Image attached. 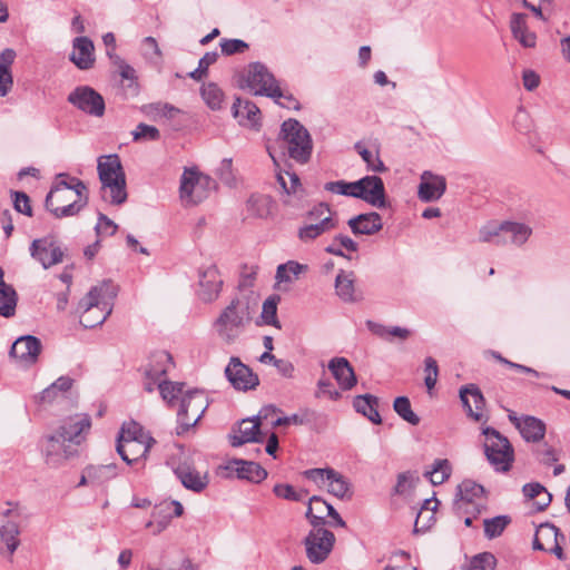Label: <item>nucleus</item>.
Wrapping results in <instances>:
<instances>
[{
    "mask_svg": "<svg viewBox=\"0 0 570 570\" xmlns=\"http://www.w3.org/2000/svg\"><path fill=\"white\" fill-rule=\"evenodd\" d=\"M91 428L88 414L78 413L62 421L57 430L39 441L43 462L51 469L62 466L78 454V446L86 440Z\"/></svg>",
    "mask_w": 570,
    "mask_h": 570,
    "instance_id": "f257e3e1",
    "label": "nucleus"
},
{
    "mask_svg": "<svg viewBox=\"0 0 570 570\" xmlns=\"http://www.w3.org/2000/svg\"><path fill=\"white\" fill-rule=\"evenodd\" d=\"M258 308V296L252 291L239 289L222 307L213 321V331L218 340L235 344L250 326Z\"/></svg>",
    "mask_w": 570,
    "mask_h": 570,
    "instance_id": "f03ea898",
    "label": "nucleus"
},
{
    "mask_svg": "<svg viewBox=\"0 0 570 570\" xmlns=\"http://www.w3.org/2000/svg\"><path fill=\"white\" fill-rule=\"evenodd\" d=\"M97 170L101 183V197L111 205H122L128 197L126 175L117 154L98 158Z\"/></svg>",
    "mask_w": 570,
    "mask_h": 570,
    "instance_id": "7ed1b4c3",
    "label": "nucleus"
},
{
    "mask_svg": "<svg viewBox=\"0 0 570 570\" xmlns=\"http://www.w3.org/2000/svg\"><path fill=\"white\" fill-rule=\"evenodd\" d=\"M115 295L109 282L92 287L79 302L80 324L86 328L101 325L111 313Z\"/></svg>",
    "mask_w": 570,
    "mask_h": 570,
    "instance_id": "20e7f679",
    "label": "nucleus"
},
{
    "mask_svg": "<svg viewBox=\"0 0 570 570\" xmlns=\"http://www.w3.org/2000/svg\"><path fill=\"white\" fill-rule=\"evenodd\" d=\"M155 442V439L142 426L131 421L122 424L117 439L116 450L122 461L131 464L139 459H146Z\"/></svg>",
    "mask_w": 570,
    "mask_h": 570,
    "instance_id": "39448f33",
    "label": "nucleus"
},
{
    "mask_svg": "<svg viewBox=\"0 0 570 570\" xmlns=\"http://www.w3.org/2000/svg\"><path fill=\"white\" fill-rule=\"evenodd\" d=\"M246 86L254 95L271 97L283 107L298 109V101L283 94L274 75L262 62L249 63Z\"/></svg>",
    "mask_w": 570,
    "mask_h": 570,
    "instance_id": "423d86ee",
    "label": "nucleus"
},
{
    "mask_svg": "<svg viewBox=\"0 0 570 570\" xmlns=\"http://www.w3.org/2000/svg\"><path fill=\"white\" fill-rule=\"evenodd\" d=\"M281 138L287 149L288 156L297 163L309 160L313 142L308 130L296 119H287L282 124Z\"/></svg>",
    "mask_w": 570,
    "mask_h": 570,
    "instance_id": "0eeeda50",
    "label": "nucleus"
},
{
    "mask_svg": "<svg viewBox=\"0 0 570 570\" xmlns=\"http://www.w3.org/2000/svg\"><path fill=\"white\" fill-rule=\"evenodd\" d=\"M484 454L497 472H508L514 461V450L510 441L493 428L482 429Z\"/></svg>",
    "mask_w": 570,
    "mask_h": 570,
    "instance_id": "6e6552de",
    "label": "nucleus"
},
{
    "mask_svg": "<svg viewBox=\"0 0 570 570\" xmlns=\"http://www.w3.org/2000/svg\"><path fill=\"white\" fill-rule=\"evenodd\" d=\"M303 476L340 500H351L353 497L350 480L332 468L308 469L303 472Z\"/></svg>",
    "mask_w": 570,
    "mask_h": 570,
    "instance_id": "1a4fd4ad",
    "label": "nucleus"
},
{
    "mask_svg": "<svg viewBox=\"0 0 570 570\" xmlns=\"http://www.w3.org/2000/svg\"><path fill=\"white\" fill-rule=\"evenodd\" d=\"M215 181L197 168H185L180 177L179 197L185 206H194L208 197Z\"/></svg>",
    "mask_w": 570,
    "mask_h": 570,
    "instance_id": "9d476101",
    "label": "nucleus"
},
{
    "mask_svg": "<svg viewBox=\"0 0 570 570\" xmlns=\"http://www.w3.org/2000/svg\"><path fill=\"white\" fill-rule=\"evenodd\" d=\"M208 397L202 390H188L181 396L179 410L177 413L178 428L177 433L181 434L196 425L206 409L208 407Z\"/></svg>",
    "mask_w": 570,
    "mask_h": 570,
    "instance_id": "9b49d317",
    "label": "nucleus"
},
{
    "mask_svg": "<svg viewBox=\"0 0 570 570\" xmlns=\"http://www.w3.org/2000/svg\"><path fill=\"white\" fill-rule=\"evenodd\" d=\"M88 203V195L76 196V193L65 189H50L46 197V208L56 218L77 215Z\"/></svg>",
    "mask_w": 570,
    "mask_h": 570,
    "instance_id": "f8f14e48",
    "label": "nucleus"
},
{
    "mask_svg": "<svg viewBox=\"0 0 570 570\" xmlns=\"http://www.w3.org/2000/svg\"><path fill=\"white\" fill-rule=\"evenodd\" d=\"M335 540L334 533L324 527L313 528L303 541L307 559L314 564L323 563L331 554Z\"/></svg>",
    "mask_w": 570,
    "mask_h": 570,
    "instance_id": "ddd939ff",
    "label": "nucleus"
},
{
    "mask_svg": "<svg viewBox=\"0 0 570 570\" xmlns=\"http://www.w3.org/2000/svg\"><path fill=\"white\" fill-rule=\"evenodd\" d=\"M485 507L484 489L471 480H464L458 485L454 508L459 514L473 513L479 515Z\"/></svg>",
    "mask_w": 570,
    "mask_h": 570,
    "instance_id": "4468645a",
    "label": "nucleus"
},
{
    "mask_svg": "<svg viewBox=\"0 0 570 570\" xmlns=\"http://www.w3.org/2000/svg\"><path fill=\"white\" fill-rule=\"evenodd\" d=\"M29 252L30 256L45 269L62 263L65 257V249L52 236L33 239Z\"/></svg>",
    "mask_w": 570,
    "mask_h": 570,
    "instance_id": "2eb2a0df",
    "label": "nucleus"
},
{
    "mask_svg": "<svg viewBox=\"0 0 570 570\" xmlns=\"http://www.w3.org/2000/svg\"><path fill=\"white\" fill-rule=\"evenodd\" d=\"M67 100L87 115L102 117L105 114V100L102 96L91 87L79 86L75 88L69 94Z\"/></svg>",
    "mask_w": 570,
    "mask_h": 570,
    "instance_id": "dca6fc26",
    "label": "nucleus"
},
{
    "mask_svg": "<svg viewBox=\"0 0 570 570\" xmlns=\"http://www.w3.org/2000/svg\"><path fill=\"white\" fill-rule=\"evenodd\" d=\"M220 469L226 478L236 475L238 479L254 483H259L267 478V471L254 461L234 459L227 461Z\"/></svg>",
    "mask_w": 570,
    "mask_h": 570,
    "instance_id": "f3484780",
    "label": "nucleus"
},
{
    "mask_svg": "<svg viewBox=\"0 0 570 570\" xmlns=\"http://www.w3.org/2000/svg\"><path fill=\"white\" fill-rule=\"evenodd\" d=\"M225 375L232 386L238 391L254 390L259 384V379L250 367L238 357H232L225 368Z\"/></svg>",
    "mask_w": 570,
    "mask_h": 570,
    "instance_id": "a211bd4d",
    "label": "nucleus"
},
{
    "mask_svg": "<svg viewBox=\"0 0 570 570\" xmlns=\"http://www.w3.org/2000/svg\"><path fill=\"white\" fill-rule=\"evenodd\" d=\"M357 185L360 189H356V198L376 208H384L386 206L385 187L381 177L375 175L365 176L357 180Z\"/></svg>",
    "mask_w": 570,
    "mask_h": 570,
    "instance_id": "6ab92c4d",
    "label": "nucleus"
},
{
    "mask_svg": "<svg viewBox=\"0 0 570 570\" xmlns=\"http://www.w3.org/2000/svg\"><path fill=\"white\" fill-rule=\"evenodd\" d=\"M264 440L261 422L255 416L243 419L233 428L229 434L232 446L237 448L245 443H261Z\"/></svg>",
    "mask_w": 570,
    "mask_h": 570,
    "instance_id": "aec40b11",
    "label": "nucleus"
},
{
    "mask_svg": "<svg viewBox=\"0 0 570 570\" xmlns=\"http://www.w3.org/2000/svg\"><path fill=\"white\" fill-rule=\"evenodd\" d=\"M276 179L284 195L283 204L292 207L298 206L305 197L299 177L293 171L279 170L276 174Z\"/></svg>",
    "mask_w": 570,
    "mask_h": 570,
    "instance_id": "412c9836",
    "label": "nucleus"
},
{
    "mask_svg": "<svg viewBox=\"0 0 570 570\" xmlns=\"http://www.w3.org/2000/svg\"><path fill=\"white\" fill-rule=\"evenodd\" d=\"M40 350V341L36 336L26 335L14 341L10 350V356L22 365H30L37 361Z\"/></svg>",
    "mask_w": 570,
    "mask_h": 570,
    "instance_id": "4be33fe9",
    "label": "nucleus"
},
{
    "mask_svg": "<svg viewBox=\"0 0 570 570\" xmlns=\"http://www.w3.org/2000/svg\"><path fill=\"white\" fill-rule=\"evenodd\" d=\"M223 279L216 266L206 267L199 273V297L203 302L212 303L219 296Z\"/></svg>",
    "mask_w": 570,
    "mask_h": 570,
    "instance_id": "5701e85b",
    "label": "nucleus"
},
{
    "mask_svg": "<svg viewBox=\"0 0 570 570\" xmlns=\"http://www.w3.org/2000/svg\"><path fill=\"white\" fill-rule=\"evenodd\" d=\"M533 234L531 224L522 220H503L504 246L523 247Z\"/></svg>",
    "mask_w": 570,
    "mask_h": 570,
    "instance_id": "b1692460",
    "label": "nucleus"
},
{
    "mask_svg": "<svg viewBox=\"0 0 570 570\" xmlns=\"http://www.w3.org/2000/svg\"><path fill=\"white\" fill-rule=\"evenodd\" d=\"M446 189V181L443 176L424 171L417 189V196L422 202L430 203L440 199Z\"/></svg>",
    "mask_w": 570,
    "mask_h": 570,
    "instance_id": "393cba45",
    "label": "nucleus"
},
{
    "mask_svg": "<svg viewBox=\"0 0 570 570\" xmlns=\"http://www.w3.org/2000/svg\"><path fill=\"white\" fill-rule=\"evenodd\" d=\"M460 399L466 414L474 421L483 420L485 401L481 390L474 384H468L460 389Z\"/></svg>",
    "mask_w": 570,
    "mask_h": 570,
    "instance_id": "a878e982",
    "label": "nucleus"
},
{
    "mask_svg": "<svg viewBox=\"0 0 570 570\" xmlns=\"http://www.w3.org/2000/svg\"><path fill=\"white\" fill-rule=\"evenodd\" d=\"M232 111L234 118L240 126L259 129L261 111L254 102L236 98L233 104Z\"/></svg>",
    "mask_w": 570,
    "mask_h": 570,
    "instance_id": "bb28decb",
    "label": "nucleus"
},
{
    "mask_svg": "<svg viewBox=\"0 0 570 570\" xmlns=\"http://www.w3.org/2000/svg\"><path fill=\"white\" fill-rule=\"evenodd\" d=\"M327 367L343 391H350L356 385L357 379L347 358L333 357Z\"/></svg>",
    "mask_w": 570,
    "mask_h": 570,
    "instance_id": "cd10ccee",
    "label": "nucleus"
},
{
    "mask_svg": "<svg viewBox=\"0 0 570 570\" xmlns=\"http://www.w3.org/2000/svg\"><path fill=\"white\" fill-rule=\"evenodd\" d=\"M95 46L88 37H77L72 41L70 60L81 70L90 69L95 62Z\"/></svg>",
    "mask_w": 570,
    "mask_h": 570,
    "instance_id": "c85d7f7f",
    "label": "nucleus"
},
{
    "mask_svg": "<svg viewBox=\"0 0 570 570\" xmlns=\"http://www.w3.org/2000/svg\"><path fill=\"white\" fill-rule=\"evenodd\" d=\"M354 235H374L383 228L382 217L376 212L358 214L347 220Z\"/></svg>",
    "mask_w": 570,
    "mask_h": 570,
    "instance_id": "c756f323",
    "label": "nucleus"
},
{
    "mask_svg": "<svg viewBox=\"0 0 570 570\" xmlns=\"http://www.w3.org/2000/svg\"><path fill=\"white\" fill-rule=\"evenodd\" d=\"M510 29L515 40L524 48H533L537 43V36L530 31L524 13L514 12L510 19Z\"/></svg>",
    "mask_w": 570,
    "mask_h": 570,
    "instance_id": "7c9ffc66",
    "label": "nucleus"
},
{
    "mask_svg": "<svg viewBox=\"0 0 570 570\" xmlns=\"http://www.w3.org/2000/svg\"><path fill=\"white\" fill-rule=\"evenodd\" d=\"M173 365L171 355L168 352L159 351L151 355L150 362L146 367V382H158L167 374Z\"/></svg>",
    "mask_w": 570,
    "mask_h": 570,
    "instance_id": "2f4dec72",
    "label": "nucleus"
},
{
    "mask_svg": "<svg viewBox=\"0 0 570 570\" xmlns=\"http://www.w3.org/2000/svg\"><path fill=\"white\" fill-rule=\"evenodd\" d=\"M175 474L186 489L195 492L203 491L208 484L207 474H202L187 464L178 465L175 469Z\"/></svg>",
    "mask_w": 570,
    "mask_h": 570,
    "instance_id": "473e14b6",
    "label": "nucleus"
},
{
    "mask_svg": "<svg viewBox=\"0 0 570 570\" xmlns=\"http://www.w3.org/2000/svg\"><path fill=\"white\" fill-rule=\"evenodd\" d=\"M156 386L158 387L163 400L168 404H173L176 400H181V396L186 392L184 383H175L164 379L158 382H145V390L148 392H153Z\"/></svg>",
    "mask_w": 570,
    "mask_h": 570,
    "instance_id": "72a5a7b5",
    "label": "nucleus"
},
{
    "mask_svg": "<svg viewBox=\"0 0 570 570\" xmlns=\"http://www.w3.org/2000/svg\"><path fill=\"white\" fill-rule=\"evenodd\" d=\"M3 275L0 267V316L9 318L16 314L18 294L12 285L3 281Z\"/></svg>",
    "mask_w": 570,
    "mask_h": 570,
    "instance_id": "f704fd0d",
    "label": "nucleus"
},
{
    "mask_svg": "<svg viewBox=\"0 0 570 570\" xmlns=\"http://www.w3.org/2000/svg\"><path fill=\"white\" fill-rule=\"evenodd\" d=\"M558 539L564 540V535L560 533L559 529L552 523H541L533 538V549L546 551L550 548Z\"/></svg>",
    "mask_w": 570,
    "mask_h": 570,
    "instance_id": "c9c22d12",
    "label": "nucleus"
},
{
    "mask_svg": "<svg viewBox=\"0 0 570 570\" xmlns=\"http://www.w3.org/2000/svg\"><path fill=\"white\" fill-rule=\"evenodd\" d=\"M16 56V51L11 48L0 52V97L7 96L12 88L13 79L10 69Z\"/></svg>",
    "mask_w": 570,
    "mask_h": 570,
    "instance_id": "e433bc0d",
    "label": "nucleus"
},
{
    "mask_svg": "<svg viewBox=\"0 0 570 570\" xmlns=\"http://www.w3.org/2000/svg\"><path fill=\"white\" fill-rule=\"evenodd\" d=\"M353 406L356 412L363 414L374 424H381L382 419L379 413V399L372 394L356 395L353 400Z\"/></svg>",
    "mask_w": 570,
    "mask_h": 570,
    "instance_id": "4c0bfd02",
    "label": "nucleus"
},
{
    "mask_svg": "<svg viewBox=\"0 0 570 570\" xmlns=\"http://www.w3.org/2000/svg\"><path fill=\"white\" fill-rule=\"evenodd\" d=\"M354 274L341 271L335 278V291L337 296L346 303H353L361 298L354 286Z\"/></svg>",
    "mask_w": 570,
    "mask_h": 570,
    "instance_id": "58836bf2",
    "label": "nucleus"
},
{
    "mask_svg": "<svg viewBox=\"0 0 570 570\" xmlns=\"http://www.w3.org/2000/svg\"><path fill=\"white\" fill-rule=\"evenodd\" d=\"M438 503L435 498L424 500L414 521L415 533H424L434 524Z\"/></svg>",
    "mask_w": 570,
    "mask_h": 570,
    "instance_id": "ea45409f",
    "label": "nucleus"
},
{
    "mask_svg": "<svg viewBox=\"0 0 570 570\" xmlns=\"http://www.w3.org/2000/svg\"><path fill=\"white\" fill-rule=\"evenodd\" d=\"M19 533V527L14 521H8L0 527V542L6 546L4 548H0L1 556L12 557L20 544V540L18 539Z\"/></svg>",
    "mask_w": 570,
    "mask_h": 570,
    "instance_id": "a19ab883",
    "label": "nucleus"
},
{
    "mask_svg": "<svg viewBox=\"0 0 570 570\" xmlns=\"http://www.w3.org/2000/svg\"><path fill=\"white\" fill-rule=\"evenodd\" d=\"M115 67L121 78L126 94L136 96L139 91L136 70L120 57L115 58Z\"/></svg>",
    "mask_w": 570,
    "mask_h": 570,
    "instance_id": "79ce46f5",
    "label": "nucleus"
},
{
    "mask_svg": "<svg viewBox=\"0 0 570 570\" xmlns=\"http://www.w3.org/2000/svg\"><path fill=\"white\" fill-rule=\"evenodd\" d=\"M518 430L527 442H539L544 436L546 424L534 416H524L518 423Z\"/></svg>",
    "mask_w": 570,
    "mask_h": 570,
    "instance_id": "37998d69",
    "label": "nucleus"
},
{
    "mask_svg": "<svg viewBox=\"0 0 570 570\" xmlns=\"http://www.w3.org/2000/svg\"><path fill=\"white\" fill-rule=\"evenodd\" d=\"M249 215L257 218H267L272 215L273 200L266 195H252L246 203Z\"/></svg>",
    "mask_w": 570,
    "mask_h": 570,
    "instance_id": "c03bdc74",
    "label": "nucleus"
},
{
    "mask_svg": "<svg viewBox=\"0 0 570 570\" xmlns=\"http://www.w3.org/2000/svg\"><path fill=\"white\" fill-rule=\"evenodd\" d=\"M314 502H316V504H318V505H322V508H325V513L327 517L335 513L336 510L334 509V507L332 504H330L326 500H324L323 498H321L318 495H313L308 499L305 518L308 520L309 524L313 528H317L318 525L324 527L326 523L325 515L314 514Z\"/></svg>",
    "mask_w": 570,
    "mask_h": 570,
    "instance_id": "a18cd8bd",
    "label": "nucleus"
},
{
    "mask_svg": "<svg viewBox=\"0 0 570 570\" xmlns=\"http://www.w3.org/2000/svg\"><path fill=\"white\" fill-rule=\"evenodd\" d=\"M151 520H149L145 527L150 529L154 535L160 534L170 523L173 515L169 514L167 505L160 503L156 505L151 512Z\"/></svg>",
    "mask_w": 570,
    "mask_h": 570,
    "instance_id": "49530a36",
    "label": "nucleus"
},
{
    "mask_svg": "<svg viewBox=\"0 0 570 570\" xmlns=\"http://www.w3.org/2000/svg\"><path fill=\"white\" fill-rule=\"evenodd\" d=\"M335 215L328 204L318 203L306 213V219L316 224H323V220L330 222V227L336 228L337 219Z\"/></svg>",
    "mask_w": 570,
    "mask_h": 570,
    "instance_id": "de8ad7c7",
    "label": "nucleus"
},
{
    "mask_svg": "<svg viewBox=\"0 0 570 570\" xmlns=\"http://www.w3.org/2000/svg\"><path fill=\"white\" fill-rule=\"evenodd\" d=\"M308 269V266L295 261H288L281 264L276 269V281L278 283H292L297 279L299 275Z\"/></svg>",
    "mask_w": 570,
    "mask_h": 570,
    "instance_id": "09e8293b",
    "label": "nucleus"
},
{
    "mask_svg": "<svg viewBox=\"0 0 570 570\" xmlns=\"http://www.w3.org/2000/svg\"><path fill=\"white\" fill-rule=\"evenodd\" d=\"M479 240L497 246H504L503 222H490L479 229Z\"/></svg>",
    "mask_w": 570,
    "mask_h": 570,
    "instance_id": "8fccbe9b",
    "label": "nucleus"
},
{
    "mask_svg": "<svg viewBox=\"0 0 570 570\" xmlns=\"http://www.w3.org/2000/svg\"><path fill=\"white\" fill-rule=\"evenodd\" d=\"M334 228L330 227V222H324L323 224H316V223H306L302 225L297 229V238L304 243L308 244L313 240L317 239L320 236H322L325 233H328L333 230Z\"/></svg>",
    "mask_w": 570,
    "mask_h": 570,
    "instance_id": "3c124183",
    "label": "nucleus"
},
{
    "mask_svg": "<svg viewBox=\"0 0 570 570\" xmlns=\"http://www.w3.org/2000/svg\"><path fill=\"white\" fill-rule=\"evenodd\" d=\"M117 474V465L115 463H108L100 465H89L87 478L91 479V485H100L116 478Z\"/></svg>",
    "mask_w": 570,
    "mask_h": 570,
    "instance_id": "603ef678",
    "label": "nucleus"
},
{
    "mask_svg": "<svg viewBox=\"0 0 570 570\" xmlns=\"http://www.w3.org/2000/svg\"><path fill=\"white\" fill-rule=\"evenodd\" d=\"M452 466L449 460L438 459L433 462L432 469L425 471L424 475L433 485L444 483L451 475Z\"/></svg>",
    "mask_w": 570,
    "mask_h": 570,
    "instance_id": "864d4df0",
    "label": "nucleus"
},
{
    "mask_svg": "<svg viewBox=\"0 0 570 570\" xmlns=\"http://www.w3.org/2000/svg\"><path fill=\"white\" fill-rule=\"evenodd\" d=\"M200 95L205 104L212 110H219L223 106L225 95L223 90L215 82L203 83Z\"/></svg>",
    "mask_w": 570,
    "mask_h": 570,
    "instance_id": "5fc2aeb1",
    "label": "nucleus"
},
{
    "mask_svg": "<svg viewBox=\"0 0 570 570\" xmlns=\"http://www.w3.org/2000/svg\"><path fill=\"white\" fill-rule=\"evenodd\" d=\"M355 150L358 153L363 161L366 164V168L370 171L374 173H384L386 171V167L384 163L381 160L379 151L370 150L364 147L361 142H356L354 145Z\"/></svg>",
    "mask_w": 570,
    "mask_h": 570,
    "instance_id": "6e6d98bb",
    "label": "nucleus"
},
{
    "mask_svg": "<svg viewBox=\"0 0 570 570\" xmlns=\"http://www.w3.org/2000/svg\"><path fill=\"white\" fill-rule=\"evenodd\" d=\"M511 518L509 515H497L483 520L484 535L488 539L500 537L505 528L510 524Z\"/></svg>",
    "mask_w": 570,
    "mask_h": 570,
    "instance_id": "4d7b16f0",
    "label": "nucleus"
},
{
    "mask_svg": "<svg viewBox=\"0 0 570 570\" xmlns=\"http://www.w3.org/2000/svg\"><path fill=\"white\" fill-rule=\"evenodd\" d=\"M76 193V196L88 195L87 186L82 180L76 177H69L67 174H59L56 184L51 189H65Z\"/></svg>",
    "mask_w": 570,
    "mask_h": 570,
    "instance_id": "13d9d810",
    "label": "nucleus"
},
{
    "mask_svg": "<svg viewBox=\"0 0 570 570\" xmlns=\"http://www.w3.org/2000/svg\"><path fill=\"white\" fill-rule=\"evenodd\" d=\"M144 112L154 120L159 118L171 119L179 110L167 102H154L144 107Z\"/></svg>",
    "mask_w": 570,
    "mask_h": 570,
    "instance_id": "bf43d9fd",
    "label": "nucleus"
},
{
    "mask_svg": "<svg viewBox=\"0 0 570 570\" xmlns=\"http://www.w3.org/2000/svg\"><path fill=\"white\" fill-rule=\"evenodd\" d=\"M393 409L396 414L412 425L420 423V417L413 412L411 402L406 396H399L394 400Z\"/></svg>",
    "mask_w": 570,
    "mask_h": 570,
    "instance_id": "052dcab7",
    "label": "nucleus"
},
{
    "mask_svg": "<svg viewBox=\"0 0 570 570\" xmlns=\"http://www.w3.org/2000/svg\"><path fill=\"white\" fill-rule=\"evenodd\" d=\"M358 187L360 186L357 185V180L351 181V183L345 181V180H336V181H328L324 185V189L326 191H330V193H333L336 195L354 197V198L357 197L356 189H360Z\"/></svg>",
    "mask_w": 570,
    "mask_h": 570,
    "instance_id": "680f3d73",
    "label": "nucleus"
},
{
    "mask_svg": "<svg viewBox=\"0 0 570 570\" xmlns=\"http://www.w3.org/2000/svg\"><path fill=\"white\" fill-rule=\"evenodd\" d=\"M279 302L278 296H271L263 303L261 317L263 323L266 325H273L277 328H281L279 322L277 320V304Z\"/></svg>",
    "mask_w": 570,
    "mask_h": 570,
    "instance_id": "e2e57ef3",
    "label": "nucleus"
},
{
    "mask_svg": "<svg viewBox=\"0 0 570 570\" xmlns=\"http://www.w3.org/2000/svg\"><path fill=\"white\" fill-rule=\"evenodd\" d=\"M273 492L276 497H278L281 499L294 501V502L303 501L305 499V497L307 495V491L296 490L293 485L287 484V483L275 484L273 488Z\"/></svg>",
    "mask_w": 570,
    "mask_h": 570,
    "instance_id": "0e129e2a",
    "label": "nucleus"
},
{
    "mask_svg": "<svg viewBox=\"0 0 570 570\" xmlns=\"http://www.w3.org/2000/svg\"><path fill=\"white\" fill-rule=\"evenodd\" d=\"M419 481H420V478L416 474V472L406 471V472L400 473L397 476V482H396L394 491L397 494H406L415 487V484Z\"/></svg>",
    "mask_w": 570,
    "mask_h": 570,
    "instance_id": "69168bd1",
    "label": "nucleus"
},
{
    "mask_svg": "<svg viewBox=\"0 0 570 570\" xmlns=\"http://www.w3.org/2000/svg\"><path fill=\"white\" fill-rule=\"evenodd\" d=\"M497 560L490 552H483L475 556L463 570H494Z\"/></svg>",
    "mask_w": 570,
    "mask_h": 570,
    "instance_id": "338daca9",
    "label": "nucleus"
},
{
    "mask_svg": "<svg viewBox=\"0 0 570 570\" xmlns=\"http://www.w3.org/2000/svg\"><path fill=\"white\" fill-rule=\"evenodd\" d=\"M134 141H155L160 138V132L155 126L144 122L137 125L136 129L131 132Z\"/></svg>",
    "mask_w": 570,
    "mask_h": 570,
    "instance_id": "774afa93",
    "label": "nucleus"
}]
</instances>
